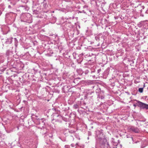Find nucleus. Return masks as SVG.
<instances>
[{
	"instance_id": "obj_14",
	"label": "nucleus",
	"mask_w": 148,
	"mask_h": 148,
	"mask_svg": "<svg viewBox=\"0 0 148 148\" xmlns=\"http://www.w3.org/2000/svg\"><path fill=\"white\" fill-rule=\"evenodd\" d=\"M66 146H67V147H68V146L66 145V146H65V147H66V148H69L68 147H66Z\"/></svg>"
},
{
	"instance_id": "obj_5",
	"label": "nucleus",
	"mask_w": 148,
	"mask_h": 148,
	"mask_svg": "<svg viewBox=\"0 0 148 148\" xmlns=\"http://www.w3.org/2000/svg\"><path fill=\"white\" fill-rule=\"evenodd\" d=\"M98 98H99V99H103L105 98V97L103 96H100L99 95V96L98 97Z\"/></svg>"
},
{
	"instance_id": "obj_7",
	"label": "nucleus",
	"mask_w": 148,
	"mask_h": 148,
	"mask_svg": "<svg viewBox=\"0 0 148 148\" xmlns=\"http://www.w3.org/2000/svg\"><path fill=\"white\" fill-rule=\"evenodd\" d=\"M105 145H106H106L107 146V148H110V147L109 146V145L108 144V143H105Z\"/></svg>"
},
{
	"instance_id": "obj_10",
	"label": "nucleus",
	"mask_w": 148,
	"mask_h": 148,
	"mask_svg": "<svg viewBox=\"0 0 148 148\" xmlns=\"http://www.w3.org/2000/svg\"><path fill=\"white\" fill-rule=\"evenodd\" d=\"M71 146L72 147H74V144H71Z\"/></svg>"
},
{
	"instance_id": "obj_3",
	"label": "nucleus",
	"mask_w": 148,
	"mask_h": 148,
	"mask_svg": "<svg viewBox=\"0 0 148 148\" xmlns=\"http://www.w3.org/2000/svg\"><path fill=\"white\" fill-rule=\"evenodd\" d=\"M7 44H10L12 42V40L10 38H8L6 42Z\"/></svg>"
},
{
	"instance_id": "obj_4",
	"label": "nucleus",
	"mask_w": 148,
	"mask_h": 148,
	"mask_svg": "<svg viewBox=\"0 0 148 148\" xmlns=\"http://www.w3.org/2000/svg\"><path fill=\"white\" fill-rule=\"evenodd\" d=\"M138 91L140 93H142L143 92V88H140L138 89Z\"/></svg>"
},
{
	"instance_id": "obj_6",
	"label": "nucleus",
	"mask_w": 148,
	"mask_h": 148,
	"mask_svg": "<svg viewBox=\"0 0 148 148\" xmlns=\"http://www.w3.org/2000/svg\"><path fill=\"white\" fill-rule=\"evenodd\" d=\"M33 12L34 13H36V14H37L38 13V11L37 10H34L33 11Z\"/></svg>"
},
{
	"instance_id": "obj_16",
	"label": "nucleus",
	"mask_w": 148,
	"mask_h": 148,
	"mask_svg": "<svg viewBox=\"0 0 148 148\" xmlns=\"http://www.w3.org/2000/svg\"><path fill=\"white\" fill-rule=\"evenodd\" d=\"M134 106H135V105H134Z\"/></svg>"
},
{
	"instance_id": "obj_15",
	"label": "nucleus",
	"mask_w": 148,
	"mask_h": 148,
	"mask_svg": "<svg viewBox=\"0 0 148 148\" xmlns=\"http://www.w3.org/2000/svg\"><path fill=\"white\" fill-rule=\"evenodd\" d=\"M10 5H9V7H10Z\"/></svg>"
},
{
	"instance_id": "obj_9",
	"label": "nucleus",
	"mask_w": 148,
	"mask_h": 148,
	"mask_svg": "<svg viewBox=\"0 0 148 148\" xmlns=\"http://www.w3.org/2000/svg\"><path fill=\"white\" fill-rule=\"evenodd\" d=\"M14 39L15 40V45L16 46V43H17L18 42H17V40L16 39V38H14Z\"/></svg>"
},
{
	"instance_id": "obj_8",
	"label": "nucleus",
	"mask_w": 148,
	"mask_h": 148,
	"mask_svg": "<svg viewBox=\"0 0 148 148\" xmlns=\"http://www.w3.org/2000/svg\"><path fill=\"white\" fill-rule=\"evenodd\" d=\"M78 105L77 104H76V105H74L73 107L74 108L76 109L78 108Z\"/></svg>"
},
{
	"instance_id": "obj_13",
	"label": "nucleus",
	"mask_w": 148,
	"mask_h": 148,
	"mask_svg": "<svg viewBox=\"0 0 148 148\" xmlns=\"http://www.w3.org/2000/svg\"><path fill=\"white\" fill-rule=\"evenodd\" d=\"M130 139L132 140L133 141V138L132 137H130Z\"/></svg>"
},
{
	"instance_id": "obj_12",
	"label": "nucleus",
	"mask_w": 148,
	"mask_h": 148,
	"mask_svg": "<svg viewBox=\"0 0 148 148\" xmlns=\"http://www.w3.org/2000/svg\"><path fill=\"white\" fill-rule=\"evenodd\" d=\"M101 71V69H100L98 70V73Z\"/></svg>"
},
{
	"instance_id": "obj_11",
	"label": "nucleus",
	"mask_w": 148,
	"mask_h": 148,
	"mask_svg": "<svg viewBox=\"0 0 148 148\" xmlns=\"http://www.w3.org/2000/svg\"><path fill=\"white\" fill-rule=\"evenodd\" d=\"M88 73V70H86L85 71V74H87Z\"/></svg>"
},
{
	"instance_id": "obj_1",
	"label": "nucleus",
	"mask_w": 148,
	"mask_h": 148,
	"mask_svg": "<svg viewBox=\"0 0 148 148\" xmlns=\"http://www.w3.org/2000/svg\"><path fill=\"white\" fill-rule=\"evenodd\" d=\"M137 103V106L140 107L141 108L146 110H148V104H146L141 102L139 101L136 100Z\"/></svg>"
},
{
	"instance_id": "obj_2",
	"label": "nucleus",
	"mask_w": 148,
	"mask_h": 148,
	"mask_svg": "<svg viewBox=\"0 0 148 148\" xmlns=\"http://www.w3.org/2000/svg\"><path fill=\"white\" fill-rule=\"evenodd\" d=\"M130 132H133L136 133H138L139 132L138 128L134 126H131L130 129Z\"/></svg>"
}]
</instances>
